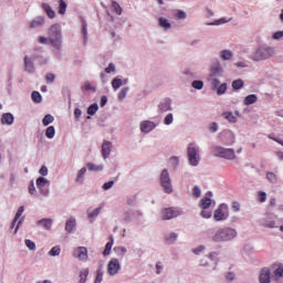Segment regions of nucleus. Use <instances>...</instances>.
Listing matches in <instances>:
<instances>
[{
	"mask_svg": "<svg viewBox=\"0 0 283 283\" xmlns=\"http://www.w3.org/2000/svg\"><path fill=\"white\" fill-rule=\"evenodd\" d=\"M39 43L51 44L56 50L61 49V27L59 24H53L49 30V39L45 36L39 38Z\"/></svg>",
	"mask_w": 283,
	"mask_h": 283,
	"instance_id": "1",
	"label": "nucleus"
},
{
	"mask_svg": "<svg viewBox=\"0 0 283 283\" xmlns=\"http://www.w3.org/2000/svg\"><path fill=\"white\" fill-rule=\"evenodd\" d=\"M237 235L238 231L233 228H220L212 237V242H231Z\"/></svg>",
	"mask_w": 283,
	"mask_h": 283,
	"instance_id": "2",
	"label": "nucleus"
},
{
	"mask_svg": "<svg viewBox=\"0 0 283 283\" xmlns=\"http://www.w3.org/2000/svg\"><path fill=\"white\" fill-rule=\"evenodd\" d=\"M273 54H275V50L264 44L256 49V51L252 55V59L253 61H266V59H271Z\"/></svg>",
	"mask_w": 283,
	"mask_h": 283,
	"instance_id": "3",
	"label": "nucleus"
},
{
	"mask_svg": "<svg viewBox=\"0 0 283 283\" xmlns=\"http://www.w3.org/2000/svg\"><path fill=\"white\" fill-rule=\"evenodd\" d=\"M213 156L226 158V160H235V151L231 148L217 146L213 148Z\"/></svg>",
	"mask_w": 283,
	"mask_h": 283,
	"instance_id": "4",
	"label": "nucleus"
},
{
	"mask_svg": "<svg viewBox=\"0 0 283 283\" xmlns=\"http://www.w3.org/2000/svg\"><path fill=\"white\" fill-rule=\"evenodd\" d=\"M200 150L196 147V144H189L188 146V160L192 167H198V163H200V155H198Z\"/></svg>",
	"mask_w": 283,
	"mask_h": 283,
	"instance_id": "5",
	"label": "nucleus"
},
{
	"mask_svg": "<svg viewBox=\"0 0 283 283\" xmlns=\"http://www.w3.org/2000/svg\"><path fill=\"white\" fill-rule=\"evenodd\" d=\"M161 187L164 188L165 193H172L174 187L171 186V178L169 177V171L164 169L160 175Z\"/></svg>",
	"mask_w": 283,
	"mask_h": 283,
	"instance_id": "6",
	"label": "nucleus"
},
{
	"mask_svg": "<svg viewBox=\"0 0 283 283\" xmlns=\"http://www.w3.org/2000/svg\"><path fill=\"white\" fill-rule=\"evenodd\" d=\"M178 216H182V210L180 208H164L161 210V220H174V218H178Z\"/></svg>",
	"mask_w": 283,
	"mask_h": 283,
	"instance_id": "7",
	"label": "nucleus"
},
{
	"mask_svg": "<svg viewBox=\"0 0 283 283\" xmlns=\"http://www.w3.org/2000/svg\"><path fill=\"white\" fill-rule=\"evenodd\" d=\"M216 222H222L229 218V206L221 203L213 213Z\"/></svg>",
	"mask_w": 283,
	"mask_h": 283,
	"instance_id": "8",
	"label": "nucleus"
},
{
	"mask_svg": "<svg viewBox=\"0 0 283 283\" xmlns=\"http://www.w3.org/2000/svg\"><path fill=\"white\" fill-rule=\"evenodd\" d=\"M118 271H120V262L118 259H112L107 264V273L111 275H117Z\"/></svg>",
	"mask_w": 283,
	"mask_h": 283,
	"instance_id": "9",
	"label": "nucleus"
},
{
	"mask_svg": "<svg viewBox=\"0 0 283 283\" xmlns=\"http://www.w3.org/2000/svg\"><path fill=\"white\" fill-rule=\"evenodd\" d=\"M73 256H75L77 260L85 261L87 260V248L85 247H78L73 251Z\"/></svg>",
	"mask_w": 283,
	"mask_h": 283,
	"instance_id": "10",
	"label": "nucleus"
},
{
	"mask_svg": "<svg viewBox=\"0 0 283 283\" xmlns=\"http://www.w3.org/2000/svg\"><path fill=\"white\" fill-rule=\"evenodd\" d=\"M273 280H275V282H283V265L277 263L273 265Z\"/></svg>",
	"mask_w": 283,
	"mask_h": 283,
	"instance_id": "11",
	"label": "nucleus"
},
{
	"mask_svg": "<svg viewBox=\"0 0 283 283\" xmlns=\"http://www.w3.org/2000/svg\"><path fill=\"white\" fill-rule=\"evenodd\" d=\"M140 129L144 134H149V132L156 129V124L150 120H145L140 124Z\"/></svg>",
	"mask_w": 283,
	"mask_h": 283,
	"instance_id": "12",
	"label": "nucleus"
},
{
	"mask_svg": "<svg viewBox=\"0 0 283 283\" xmlns=\"http://www.w3.org/2000/svg\"><path fill=\"white\" fill-rule=\"evenodd\" d=\"M112 151V142H104L102 145V156L104 159L109 157Z\"/></svg>",
	"mask_w": 283,
	"mask_h": 283,
	"instance_id": "13",
	"label": "nucleus"
},
{
	"mask_svg": "<svg viewBox=\"0 0 283 283\" xmlns=\"http://www.w3.org/2000/svg\"><path fill=\"white\" fill-rule=\"evenodd\" d=\"M260 283H271V271L263 269L260 274Z\"/></svg>",
	"mask_w": 283,
	"mask_h": 283,
	"instance_id": "14",
	"label": "nucleus"
},
{
	"mask_svg": "<svg viewBox=\"0 0 283 283\" xmlns=\"http://www.w3.org/2000/svg\"><path fill=\"white\" fill-rule=\"evenodd\" d=\"M14 123V115L12 113H4L1 117V125H12Z\"/></svg>",
	"mask_w": 283,
	"mask_h": 283,
	"instance_id": "15",
	"label": "nucleus"
},
{
	"mask_svg": "<svg viewBox=\"0 0 283 283\" xmlns=\"http://www.w3.org/2000/svg\"><path fill=\"white\" fill-rule=\"evenodd\" d=\"M171 111V99H164L159 104V112L165 113Z\"/></svg>",
	"mask_w": 283,
	"mask_h": 283,
	"instance_id": "16",
	"label": "nucleus"
},
{
	"mask_svg": "<svg viewBox=\"0 0 283 283\" xmlns=\"http://www.w3.org/2000/svg\"><path fill=\"white\" fill-rule=\"evenodd\" d=\"M42 8L44 12L48 14L49 19H54V17H56V12L52 10V7H50V4L43 3Z\"/></svg>",
	"mask_w": 283,
	"mask_h": 283,
	"instance_id": "17",
	"label": "nucleus"
},
{
	"mask_svg": "<svg viewBox=\"0 0 283 283\" xmlns=\"http://www.w3.org/2000/svg\"><path fill=\"white\" fill-rule=\"evenodd\" d=\"M23 211H25V208L23 206L18 209L15 217L11 223V229H14L17 222H19V218H21V216H23Z\"/></svg>",
	"mask_w": 283,
	"mask_h": 283,
	"instance_id": "18",
	"label": "nucleus"
},
{
	"mask_svg": "<svg viewBox=\"0 0 283 283\" xmlns=\"http://www.w3.org/2000/svg\"><path fill=\"white\" fill-rule=\"evenodd\" d=\"M74 227H76V219L70 218L66 221L65 231H67L69 233H72V231H74Z\"/></svg>",
	"mask_w": 283,
	"mask_h": 283,
	"instance_id": "19",
	"label": "nucleus"
},
{
	"mask_svg": "<svg viewBox=\"0 0 283 283\" xmlns=\"http://www.w3.org/2000/svg\"><path fill=\"white\" fill-rule=\"evenodd\" d=\"M210 72L212 76H218V74L222 73V65L217 62L214 65L211 66Z\"/></svg>",
	"mask_w": 283,
	"mask_h": 283,
	"instance_id": "20",
	"label": "nucleus"
},
{
	"mask_svg": "<svg viewBox=\"0 0 283 283\" xmlns=\"http://www.w3.org/2000/svg\"><path fill=\"white\" fill-rule=\"evenodd\" d=\"M112 247H114V237H109V241L105 245L103 255H109V253H112Z\"/></svg>",
	"mask_w": 283,
	"mask_h": 283,
	"instance_id": "21",
	"label": "nucleus"
},
{
	"mask_svg": "<svg viewBox=\"0 0 283 283\" xmlns=\"http://www.w3.org/2000/svg\"><path fill=\"white\" fill-rule=\"evenodd\" d=\"M44 20L42 17L35 18L33 21H31L30 23V28L31 30L34 28H41V25H43Z\"/></svg>",
	"mask_w": 283,
	"mask_h": 283,
	"instance_id": "22",
	"label": "nucleus"
},
{
	"mask_svg": "<svg viewBox=\"0 0 283 283\" xmlns=\"http://www.w3.org/2000/svg\"><path fill=\"white\" fill-rule=\"evenodd\" d=\"M46 185H50V181H48V179H45L44 177H40L36 179V187L41 191H43V187H46Z\"/></svg>",
	"mask_w": 283,
	"mask_h": 283,
	"instance_id": "23",
	"label": "nucleus"
},
{
	"mask_svg": "<svg viewBox=\"0 0 283 283\" xmlns=\"http://www.w3.org/2000/svg\"><path fill=\"white\" fill-rule=\"evenodd\" d=\"M253 103H258V95L251 94L244 98V105H253Z\"/></svg>",
	"mask_w": 283,
	"mask_h": 283,
	"instance_id": "24",
	"label": "nucleus"
},
{
	"mask_svg": "<svg viewBox=\"0 0 283 283\" xmlns=\"http://www.w3.org/2000/svg\"><path fill=\"white\" fill-rule=\"evenodd\" d=\"M220 56L223 61H231V59H233V53L230 50H223L221 51Z\"/></svg>",
	"mask_w": 283,
	"mask_h": 283,
	"instance_id": "25",
	"label": "nucleus"
},
{
	"mask_svg": "<svg viewBox=\"0 0 283 283\" xmlns=\"http://www.w3.org/2000/svg\"><path fill=\"white\" fill-rule=\"evenodd\" d=\"M159 27L164 28V30H169L171 28V23L167 18H159Z\"/></svg>",
	"mask_w": 283,
	"mask_h": 283,
	"instance_id": "26",
	"label": "nucleus"
},
{
	"mask_svg": "<svg viewBox=\"0 0 283 283\" xmlns=\"http://www.w3.org/2000/svg\"><path fill=\"white\" fill-rule=\"evenodd\" d=\"M90 275V270L88 269H83L80 271V283H85L87 282V276Z\"/></svg>",
	"mask_w": 283,
	"mask_h": 283,
	"instance_id": "27",
	"label": "nucleus"
},
{
	"mask_svg": "<svg viewBox=\"0 0 283 283\" xmlns=\"http://www.w3.org/2000/svg\"><path fill=\"white\" fill-rule=\"evenodd\" d=\"M223 116L226 120H229V123H238V118L232 112H224Z\"/></svg>",
	"mask_w": 283,
	"mask_h": 283,
	"instance_id": "28",
	"label": "nucleus"
},
{
	"mask_svg": "<svg viewBox=\"0 0 283 283\" xmlns=\"http://www.w3.org/2000/svg\"><path fill=\"white\" fill-rule=\"evenodd\" d=\"M200 207L201 209H209V207H211V198L203 197L200 201Z\"/></svg>",
	"mask_w": 283,
	"mask_h": 283,
	"instance_id": "29",
	"label": "nucleus"
},
{
	"mask_svg": "<svg viewBox=\"0 0 283 283\" xmlns=\"http://www.w3.org/2000/svg\"><path fill=\"white\" fill-rule=\"evenodd\" d=\"M111 8L115 12V14H118V15L123 14V7H120V4H118V2L113 1Z\"/></svg>",
	"mask_w": 283,
	"mask_h": 283,
	"instance_id": "30",
	"label": "nucleus"
},
{
	"mask_svg": "<svg viewBox=\"0 0 283 283\" xmlns=\"http://www.w3.org/2000/svg\"><path fill=\"white\" fill-rule=\"evenodd\" d=\"M88 171H103V165H95L92 163L86 164Z\"/></svg>",
	"mask_w": 283,
	"mask_h": 283,
	"instance_id": "31",
	"label": "nucleus"
},
{
	"mask_svg": "<svg viewBox=\"0 0 283 283\" xmlns=\"http://www.w3.org/2000/svg\"><path fill=\"white\" fill-rule=\"evenodd\" d=\"M52 222H53L52 219H42L38 223L42 224V227H44V229L50 230V229H52Z\"/></svg>",
	"mask_w": 283,
	"mask_h": 283,
	"instance_id": "32",
	"label": "nucleus"
},
{
	"mask_svg": "<svg viewBox=\"0 0 283 283\" xmlns=\"http://www.w3.org/2000/svg\"><path fill=\"white\" fill-rule=\"evenodd\" d=\"M266 179L269 180V182H272V185L277 184V175H275V172H266Z\"/></svg>",
	"mask_w": 283,
	"mask_h": 283,
	"instance_id": "33",
	"label": "nucleus"
},
{
	"mask_svg": "<svg viewBox=\"0 0 283 283\" xmlns=\"http://www.w3.org/2000/svg\"><path fill=\"white\" fill-rule=\"evenodd\" d=\"M54 123V116L48 114L44 116V118L42 119V125H44V127H48V125Z\"/></svg>",
	"mask_w": 283,
	"mask_h": 283,
	"instance_id": "34",
	"label": "nucleus"
},
{
	"mask_svg": "<svg viewBox=\"0 0 283 283\" xmlns=\"http://www.w3.org/2000/svg\"><path fill=\"white\" fill-rule=\"evenodd\" d=\"M178 240V234H176L175 232L170 233L169 235H166L165 237V241L168 243V244H174V242Z\"/></svg>",
	"mask_w": 283,
	"mask_h": 283,
	"instance_id": "35",
	"label": "nucleus"
},
{
	"mask_svg": "<svg viewBox=\"0 0 283 283\" xmlns=\"http://www.w3.org/2000/svg\"><path fill=\"white\" fill-rule=\"evenodd\" d=\"M24 65H25L27 72H30V73L34 72V64L32 62H30L28 56L24 57Z\"/></svg>",
	"mask_w": 283,
	"mask_h": 283,
	"instance_id": "36",
	"label": "nucleus"
},
{
	"mask_svg": "<svg viewBox=\"0 0 283 283\" xmlns=\"http://www.w3.org/2000/svg\"><path fill=\"white\" fill-rule=\"evenodd\" d=\"M56 134V129H54V126H49L45 132L46 138H54Z\"/></svg>",
	"mask_w": 283,
	"mask_h": 283,
	"instance_id": "37",
	"label": "nucleus"
},
{
	"mask_svg": "<svg viewBox=\"0 0 283 283\" xmlns=\"http://www.w3.org/2000/svg\"><path fill=\"white\" fill-rule=\"evenodd\" d=\"M98 112V104H92L88 108H87V114L88 116H94V114H96Z\"/></svg>",
	"mask_w": 283,
	"mask_h": 283,
	"instance_id": "38",
	"label": "nucleus"
},
{
	"mask_svg": "<svg viewBox=\"0 0 283 283\" xmlns=\"http://www.w3.org/2000/svg\"><path fill=\"white\" fill-rule=\"evenodd\" d=\"M49 255H51L52 258H55V255H61V247L60 245L53 247L50 250Z\"/></svg>",
	"mask_w": 283,
	"mask_h": 283,
	"instance_id": "39",
	"label": "nucleus"
},
{
	"mask_svg": "<svg viewBox=\"0 0 283 283\" xmlns=\"http://www.w3.org/2000/svg\"><path fill=\"white\" fill-rule=\"evenodd\" d=\"M233 90H242L244 87V82L242 80H235L232 82Z\"/></svg>",
	"mask_w": 283,
	"mask_h": 283,
	"instance_id": "40",
	"label": "nucleus"
},
{
	"mask_svg": "<svg viewBox=\"0 0 283 283\" xmlns=\"http://www.w3.org/2000/svg\"><path fill=\"white\" fill-rule=\"evenodd\" d=\"M82 90L84 92H96V87L92 86V83L85 82L84 85L82 86Z\"/></svg>",
	"mask_w": 283,
	"mask_h": 283,
	"instance_id": "41",
	"label": "nucleus"
},
{
	"mask_svg": "<svg viewBox=\"0 0 283 283\" xmlns=\"http://www.w3.org/2000/svg\"><path fill=\"white\" fill-rule=\"evenodd\" d=\"M66 10L67 3H65L63 0H60L59 14H65Z\"/></svg>",
	"mask_w": 283,
	"mask_h": 283,
	"instance_id": "42",
	"label": "nucleus"
},
{
	"mask_svg": "<svg viewBox=\"0 0 283 283\" xmlns=\"http://www.w3.org/2000/svg\"><path fill=\"white\" fill-rule=\"evenodd\" d=\"M31 98L34 103H41L42 101V96H41V93L34 91L31 95Z\"/></svg>",
	"mask_w": 283,
	"mask_h": 283,
	"instance_id": "43",
	"label": "nucleus"
},
{
	"mask_svg": "<svg viewBox=\"0 0 283 283\" xmlns=\"http://www.w3.org/2000/svg\"><path fill=\"white\" fill-rule=\"evenodd\" d=\"M123 85V80L120 78H114L112 81V87L115 90H119V87Z\"/></svg>",
	"mask_w": 283,
	"mask_h": 283,
	"instance_id": "44",
	"label": "nucleus"
},
{
	"mask_svg": "<svg viewBox=\"0 0 283 283\" xmlns=\"http://www.w3.org/2000/svg\"><path fill=\"white\" fill-rule=\"evenodd\" d=\"M86 171H87V168H82L77 172L76 182H82L83 181V176H85Z\"/></svg>",
	"mask_w": 283,
	"mask_h": 283,
	"instance_id": "45",
	"label": "nucleus"
},
{
	"mask_svg": "<svg viewBox=\"0 0 283 283\" xmlns=\"http://www.w3.org/2000/svg\"><path fill=\"white\" fill-rule=\"evenodd\" d=\"M192 87L195 90H202V87H205V82L196 80L192 82Z\"/></svg>",
	"mask_w": 283,
	"mask_h": 283,
	"instance_id": "46",
	"label": "nucleus"
},
{
	"mask_svg": "<svg viewBox=\"0 0 283 283\" xmlns=\"http://www.w3.org/2000/svg\"><path fill=\"white\" fill-rule=\"evenodd\" d=\"M24 242H25V247H28L30 251H34V249H36V244L32 240L27 239Z\"/></svg>",
	"mask_w": 283,
	"mask_h": 283,
	"instance_id": "47",
	"label": "nucleus"
},
{
	"mask_svg": "<svg viewBox=\"0 0 283 283\" xmlns=\"http://www.w3.org/2000/svg\"><path fill=\"white\" fill-rule=\"evenodd\" d=\"M101 282H103V270L98 269L96 271V279H95L94 283H101Z\"/></svg>",
	"mask_w": 283,
	"mask_h": 283,
	"instance_id": "48",
	"label": "nucleus"
},
{
	"mask_svg": "<svg viewBox=\"0 0 283 283\" xmlns=\"http://www.w3.org/2000/svg\"><path fill=\"white\" fill-rule=\"evenodd\" d=\"M224 92H227V83H223L218 87L217 94H218V96H222V94H224Z\"/></svg>",
	"mask_w": 283,
	"mask_h": 283,
	"instance_id": "49",
	"label": "nucleus"
},
{
	"mask_svg": "<svg viewBox=\"0 0 283 283\" xmlns=\"http://www.w3.org/2000/svg\"><path fill=\"white\" fill-rule=\"evenodd\" d=\"M127 92H129L128 87H124L120 90L119 94H118V99L123 101V98H125V96H127Z\"/></svg>",
	"mask_w": 283,
	"mask_h": 283,
	"instance_id": "50",
	"label": "nucleus"
},
{
	"mask_svg": "<svg viewBox=\"0 0 283 283\" xmlns=\"http://www.w3.org/2000/svg\"><path fill=\"white\" fill-rule=\"evenodd\" d=\"M176 19H187V13L182 10H177L175 13Z\"/></svg>",
	"mask_w": 283,
	"mask_h": 283,
	"instance_id": "51",
	"label": "nucleus"
},
{
	"mask_svg": "<svg viewBox=\"0 0 283 283\" xmlns=\"http://www.w3.org/2000/svg\"><path fill=\"white\" fill-rule=\"evenodd\" d=\"M164 123L166 124V125H171V123H174V114H168L166 117H165V119H164Z\"/></svg>",
	"mask_w": 283,
	"mask_h": 283,
	"instance_id": "52",
	"label": "nucleus"
},
{
	"mask_svg": "<svg viewBox=\"0 0 283 283\" xmlns=\"http://www.w3.org/2000/svg\"><path fill=\"white\" fill-rule=\"evenodd\" d=\"M101 207L99 208H96L94 209L93 211L88 212V218L92 219V218H96V216H98V213H101Z\"/></svg>",
	"mask_w": 283,
	"mask_h": 283,
	"instance_id": "53",
	"label": "nucleus"
},
{
	"mask_svg": "<svg viewBox=\"0 0 283 283\" xmlns=\"http://www.w3.org/2000/svg\"><path fill=\"white\" fill-rule=\"evenodd\" d=\"M202 191L198 188V186H195L193 189H192V196L195 198H200Z\"/></svg>",
	"mask_w": 283,
	"mask_h": 283,
	"instance_id": "54",
	"label": "nucleus"
},
{
	"mask_svg": "<svg viewBox=\"0 0 283 283\" xmlns=\"http://www.w3.org/2000/svg\"><path fill=\"white\" fill-rule=\"evenodd\" d=\"M54 78H56V77L54 76L53 73H48V74L45 75V81H46V83H54Z\"/></svg>",
	"mask_w": 283,
	"mask_h": 283,
	"instance_id": "55",
	"label": "nucleus"
},
{
	"mask_svg": "<svg viewBox=\"0 0 283 283\" xmlns=\"http://www.w3.org/2000/svg\"><path fill=\"white\" fill-rule=\"evenodd\" d=\"M116 71V66L114 65V63H111L108 65V67L105 69L106 74H112V72Z\"/></svg>",
	"mask_w": 283,
	"mask_h": 283,
	"instance_id": "56",
	"label": "nucleus"
},
{
	"mask_svg": "<svg viewBox=\"0 0 283 283\" xmlns=\"http://www.w3.org/2000/svg\"><path fill=\"white\" fill-rule=\"evenodd\" d=\"M205 251V245H199L198 248L193 249L192 252L195 255H200Z\"/></svg>",
	"mask_w": 283,
	"mask_h": 283,
	"instance_id": "57",
	"label": "nucleus"
},
{
	"mask_svg": "<svg viewBox=\"0 0 283 283\" xmlns=\"http://www.w3.org/2000/svg\"><path fill=\"white\" fill-rule=\"evenodd\" d=\"M259 202H266V192L264 191L259 192Z\"/></svg>",
	"mask_w": 283,
	"mask_h": 283,
	"instance_id": "58",
	"label": "nucleus"
},
{
	"mask_svg": "<svg viewBox=\"0 0 283 283\" xmlns=\"http://www.w3.org/2000/svg\"><path fill=\"white\" fill-rule=\"evenodd\" d=\"M29 193H31V196H34V193H36V188L34 187V181H31V184L29 185Z\"/></svg>",
	"mask_w": 283,
	"mask_h": 283,
	"instance_id": "59",
	"label": "nucleus"
},
{
	"mask_svg": "<svg viewBox=\"0 0 283 283\" xmlns=\"http://www.w3.org/2000/svg\"><path fill=\"white\" fill-rule=\"evenodd\" d=\"M283 36V31H277L272 35V39H274L275 41L282 39Z\"/></svg>",
	"mask_w": 283,
	"mask_h": 283,
	"instance_id": "60",
	"label": "nucleus"
},
{
	"mask_svg": "<svg viewBox=\"0 0 283 283\" xmlns=\"http://www.w3.org/2000/svg\"><path fill=\"white\" fill-rule=\"evenodd\" d=\"M163 269H164L163 263L158 262L156 264V273H157V275H160V273H163Z\"/></svg>",
	"mask_w": 283,
	"mask_h": 283,
	"instance_id": "61",
	"label": "nucleus"
},
{
	"mask_svg": "<svg viewBox=\"0 0 283 283\" xmlns=\"http://www.w3.org/2000/svg\"><path fill=\"white\" fill-rule=\"evenodd\" d=\"M114 187V181H108L103 185V189L107 191V189H112Z\"/></svg>",
	"mask_w": 283,
	"mask_h": 283,
	"instance_id": "62",
	"label": "nucleus"
},
{
	"mask_svg": "<svg viewBox=\"0 0 283 283\" xmlns=\"http://www.w3.org/2000/svg\"><path fill=\"white\" fill-rule=\"evenodd\" d=\"M201 216H202L203 218H206L207 220H209V218H211V211H209V210H202V211H201Z\"/></svg>",
	"mask_w": 283,
	"mask_h": 283,
	"instance_id": "63",
	"label": "nucleus"
},
{
	"mask_svg": "<svg viewBox=\"0 0 283 283\" xmlns=\"http://www.w3.org/2000/svg\"><path fill=\"white\" fill-rule=\"evenodd\" d=\"M39 174L41 176H48V167L46 166H42L39 170Z\"/></svg>",
	"mask_w": 283,
	"mask_h": 283,
	"instance_id": "64",
	"label": "nucleus"
}]
</instances>
